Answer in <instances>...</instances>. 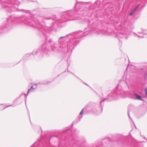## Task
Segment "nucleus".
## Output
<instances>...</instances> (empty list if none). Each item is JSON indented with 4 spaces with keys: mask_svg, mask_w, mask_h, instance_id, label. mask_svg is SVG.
Here are the masks:
<instances>
[{
    "mask_svg": "<svg viewBox=\"0 0 147 147\" xmlns=\"http://www.w3.org/2000/svg\"><path fill=\"white\" fill-rule=\"evenodd\" d=\"M128 115L129 117L130 118H131H131H130V116H129V111H128Z\"/></svg>",
    "mask_w": 147,
    "mask_h": 147,
    "instance_id": "nucleus-25",
    "label": "nucleus"
},
{
    "mask_svg": "<svg viewBox=\"0 0 147 147\" xmlns=\"http://www.w3.org/2000/svg\"><path fill=\"white\" fill-rule=\"evenodd\" d=\"M133 99L135 100H142L141 97L140 96L136 94H133Z\"/></svg>",
    "mask_w": 147,
    "mask_h": 147,
    "instance_id": "nucleus-14",
    "label": "nucleus"
},
{
    "mask_svg": "<svg viewBox=\"0 0 147 147\" xmlns=\"http://www.w3.org/2000/svg\"><path fill=\"white\" fill-rule=\"evenodd\" d=\"M140 6V4H138L137 6L129 14V15L132 16L135 14L136 10L138 9Z\"/></svg>",
    "mask_w": 147,
    "mask_h": 147,
    "instance_id": "nucleus-15",
    "label": "nucleus"
},
{
    "mask_svg": "<svg viewBox=\"0 0 147 147\" xmlns=\"http://www.w3.org/2000/svg\"><path fill=\"white\" fill-rule=\"evenodd\" d=\"M58 139L57 138H56V137H53V138H50V140H52L53 139Z\"/></svg>",
    "mask_w": 147,
    "mask_h": 147,
    "instance_id": "nucleus-21",
    "label": "nucleus"
},
{
    "mask_svg": "<svg viewBox=\"0 0 147 147\" xmlns=\"http://www.w3.org/2000/svg\"><path fill=\"white\" fill-rule=\"evenodd\" d=\"M100 32L101 34L104 35H110V33L109 32L107 31L103 30L100 31Z\"/></svg>",
    "mask_w": 147,
    "mask_h": 147,
    "instance_id": "nucleus-17",
    "label": "nucleus"
},
{
    "mask_svg": "<svg viewBox=\"0 0 147 147\" xmlns=\"http://www.w3.org/2000/svg\"><path fill=\"white\" fill-rule=\"evenodd\" d=\"M35 11V10H34V11H33V12H32V14H33L34 13V12Z\"/></svg>",
    "mask_w": 147,
    "mask_h": 147,
    "instance_id": "nucleus-27",
    "label": "nucleus"
},
{
    "mask_svg": "<svg viewBox=\"0 0 147 147\" xmlns=\"http://www.w3.org/2000/svg\"><path fill=\"white\" fill-rule=\"evenodd\" d=\"M76 76V77L78 78L79 79H80V78H78L77 76Z\"/></svg>",
    "mask_w": 147,
    "mask_h": 147,
    "instance_id": "nucleus-31",
    "label": "nucleus"
},
{
    "mask_svg": "<svg viewBox=\"0 0 147 147\" xmlns=\"http://www.w3.org/2000/svg\"><path fill=\"white\" fill-rule=\"evenodd\" d=\"M138 34H141V35H140L139 34H138L136 33H135L136 35H137L138 37L140 38H143L144 37H145L143 35H147V30H146L142 29V32H138Z\"/></svg>",
    "mask_w": 147,
    "mask_h": 147,
    "instance_id": "nucleus-10",
    "label": "nucleus"
},
{
    "mask_svg": "<svg viewBox=\"0 0 147 147\" xmlns=\"http://www.w3.org/2000/svg\"><path fill=\"white\" fill-rule=\"evenodd\" d=\"M100 5V4L99 1L97 0L95 2V3L93 4L92 6H91L90 7V9H94L95 8V7H97V6L98 7Z\"/></svg>",
    "mask_w": 147,
    "mask_h": 147,
    "instance_id": "nucleus-12",
    "label": "nucleus"
},
{
    "mask_svg": "<svg viewBox=\"0 0 147 147\" xmlns=\"http://www.w3.org/2000/svg\"><path fill=\"white\" fill-rule=\"evenodd\" d=\"M36 144V143H34V144H33V145H34V144Z\"/></svg>",
    "mask_w": 147,
    "mask_h": 147,
    "instance_id": "nucleus-34",
    "label": "nucleus"
},
{
    "mask_svg": "<svg viewBox=\"0 0 147 147\" xmlns=\"http://www.w3.org/2000/svg\"><path fill=\"white\" fill-rule=\"evenodd\" d=\"M0 3L2 8L9 12L18 11H23L28 13H30L29 11L18 9L17 7L19 3L17 0H0Z\"/></svg>",
    "mask_w": 147,
    "mask_h": 147,
    "instance_id": "nucleus-5",
    "label": "nucleus"
},
{
    "mask_svg": "<svg viewBox=\"0 0 147 147\" xmlns=\"http://www.w3.org/2000/svg\"><path fill=\"white\" fill-rule=\"evenodd\" d=\"M143 69H143V68H141V69H140V70H142V71L143 70Z\"/></svg>",
    "mask_w": 147,
    "mask_h": 147,
    "instance_id": "nucleus-29",
    "label": "nucleus"
},
{
    "mask_svg": "<svg viewBox=\"0 0 147 147\" xmlns=\"http://www.w3.org/2000/svg\"><path fill=\"white\" fill-rule=\"evenodd\" d=\"M129 67V65H128L127 66V68L126 69V70Z\"/></svg>",
    "mask_w": 147,
    "mask_h": 147,
    "instance_id": "nucleus-28",
    "label": "nucleus"
},
{
    "mask_svg": "<svg viewBox=\"0 0 147 147\" xmlns=\"http://www.w3.org/2000/svg\"><path fill=\"white\" fill-rule=\"evenodd\" d=\"M42 31V32H43V31Z\"/></svg>",
    "mask_w": 147,
    "mask_h": 147,
    "instance_id": "nucleus-35",
    "label": "nucleus"
},
{
    "mask_svg": "<svg viewBox=\"0 0 147 147\" xmlns=\"http://www.w3.org/2000/svg\"><path fill=\"white\" fill-rule=\"evenodd\" d=\"M81 80V81L82 82H83L84 83V84H86L87 86H88V85L85 82H83L82 81V80Z\"/></svg>",
    "mask_w": 147,
    "mask_h": 147,
    "instance_id": "nucleus-23",
    "label": "nucleus"
},
{
    "mask_svg": "<svg viewBox=\"0 0 147 147\" xmlns=\"http://www.w3.org/2000/svg\"><path fill=\"white\" fill-rule=\"evenodd\" d=\"M99 144H98V145H96V147H95L94 146L93 147H99V146L98 145Z\"/></svg>",
    "mask_w": 147,
    "mask_h": 147,
    "instance_id": "nucleus-24",
    "label": "nucleus"
},
{
    "mask_svg": "<svg viewBox=\"0 0 147 147\" xmlns=\"http://www.w3.org/2000/svg\"><path fill=\"white\" fill-rule=\"evenodd\" d=\"M72 147H81L80 144L78 143H74Z\"/></svg>",
    "mask_w": 147,
    "mask_h": 147,
    "instance_id": "nucleus-18",
    "label": "nucleus"
},
{
    "mask_svg": "<svg viewBox=\"0 0 147 147\" xmlns=\"http://www.w3.org/2000/svg\"><path fill=\"white\" fill-rule=\"evenodd\" d=\"M13 19V18L11 16H9L7 19V22L3 24L0 28V33L7 32L11 28V23L12 22Z\"/></svg>",
    "mask_w": 147,
    "mask_h": 147,
    "instance_id": "nucleus-7",
    "label": "nucleus"
},
{
    "mask_svg": "<svg viewBox=\"0 0 147 147\" xmlns=\"http://www.w3.org/2000/svg\"><path fill=\"white\" fill-rule=\"evenodd\" d=\"M97 23H91L88 22V27L84 30V33L82 31H79L68 35L65 36H61L58 40L59 44V47L56 43L53 42L50 44V48L53 51L55 52L68 51H72L74 47L79 42L78 38L83 35H86L88 33L90 34H94V31L89 30L92 27H95Z\"/></svg>",
    "mask_w": 147,
    "mask_h": 147,
    "instance_id": "nucleus-1",
    "label": "nucleus"
},
{
    "mask_svg": "<svg viewBox=\"0 0 147 147\" xmlns=\"http://www.w3.org/2000/svg\"><path fill=\"white\" fill-rule=\"evenodd\" d=\"M127 27L126 23H121V25L117 29L119 31V33L117 35L118 38H125V39H127V35L129 34V32ZM119 39L120 41L119 38Z\"/></svg>",
    "mask_w": 147,
    "mask_h": 147,
    "instance_id": "nucleus-6",
    "label": "nucleus"
},
{
    "mask_svg": "<svg viewBox=\"0 0 147 147\" xmlns=\"http://www.w3.org/2000/svg\"><path fill=\"white\" fill-rule=\"evenodd\" d=\"M34 91V90H33L32 88L31 87H30V88L28 89V93L27 94H26L24 93L23 94L25 96V102L26 103V97L27 96H28V94L31 92H33Z\"/></svg>",
    "mask_w": 147,
    "mask_h": 147,
    "instance_id": "nucleus-16",
    "label": "nucleus"
},
{
    "mask_svg": "<svg viewBox=\"0 0 147 147\" xmlns=\"http://www.w3.org/2000/svg\"><path fill=\"white\" fill-rule=\"evenodd\" d=\"M114 143V140L111 138H106L102 140V144L106 147H111Z\"/></svg>",
    "mask_w": 147,
    "mask_h": 147,
    "instance_id": "nucleus-9",
    "label": "nucleus"
},
{
    "mask_svg": "<svg viewBox=\"0 0 147 147\" xmlns=\"http://www.w3.org/2000/svg\"><path fill=\"white\" fill-rule=\"evenodd\" d=\"M12 106L11 105H7L6 107H5L4 109H5L7 107H10V106Z\"/></svg>",
    "mask_w": 147,
    "mask_h": 147,
    "instance_id": "nucleus-22",
    "label": "nucleus"
},
{
    "mask_svg": "<svg viewBox=\"0 0 147 147\" xmlns=\"http://www.w3.org/2000/svg\"><path fill=\"white\" fill-rule=\"evenodd\" d=\"M97 34H100V33H97Z\"/></svg>",
    "mask_w": 147,
    "mask_h": 147,
    "instance_id": "nucleus-33",
    "label": "nucleus"
},
{
    "mask_svg": "<svg viewBox=\"0 0 147 147\" xmlns=\"http://www.w3.org/2000/svg\"><path fill=\"white\" fill-rule=\"evenodd\" d=\"M50 50V48L48 46L47 43H45L37 51H34L32 53L33 55L37 54L38 55H40L44 53H47V51Z\"/></svg>",
    "mask_w": 147,
    "mask_h": 147,
    "instance_id": "nucleus-8",
    "label": "nucleus"
},
{
    "mask_svg": "<svg viewBox=\"0 0 147 147\" xmlns=\"http://www.w3.org/2000/svg\"><path fill=\"white\" fill-rule=\"evenodd\" d=\"M144 78L145 80L147 79V74L146 73L144 75Z\"/></svg>",
    "mask_w": 147,
    "mask_h": 147,
    "instance_id": "nucleus-19",
    "label": "nucleus"
},
{
    "mask_svg": "<svg viewBox=\"0 0 147 147\" xmlns=\"http://www.w3.org/2000/svg\"><path fill=\"white\" fill-rule=\"evenodd\" d=\"M86 4V3L84 2H78L76 1V5L75 6L74 9L77 11L76 12L74 10H69L63 12L62 16L63 19H65L63 21H67L69 20H77L80 19L79 17H76V13L78 14H84V11L82 9L83 5Z\"/></svg>",
    "mask_w": 147,
    "mask_h": 147,
    "instance_id": "nucleus-2",
    "label": "nucleus"
},
{
    "mask_svg": "<svg viewBox=\"0 0 147 147\" xmlns=\"http://www.w3.org/2000/svg\"><path fill=\"white\" fill-rule=\"evenodd\" d=\"M49 83L47 81H45L43 82L42 83H38L35 84L34 85H32L31 86V87L32 88V89L34 90L36 88L37 86V84H48Z\"/></svg>",
    "mask_w": 147,
    "mask_h": 147,
    "instance_id": "nucleus-13",
    "label": "nucleus"
},
{
    "mask_svg": "<svg viewBox=\"0 0 147 147\" xmlns=\"http://www.w3.org/2000/svg\"><path fill=\"white\" fill-rule=\"evenodd\" d=\"M121 82L119 83L117 86L115 91L112 92L109 95L108 98L102 100L100 102V106L102 112V110L103 105H102V102L105 100H107L111 101L113 99L117 100L120 98H124L125 96V92L123 90L124 89L125 84Z\"/></svg>",
    "mask_w": 147,
    "mask_h": 147,
    "instance_id": "nucleus-3",
    "label": "nucleus"
},
{
    "mask_svg": "<svg viewBox=\"0 0 147 147\" xmlns=\"http://www.w3.org/2000/svg\"><path fill=\"white\" fill-rule=\"evenodd\" d=\"M52 41V40L51 39H49L48 40V42L49 43H51Z\"/></svg>",
    "mask_w": 147,
    "mask_h": 147,
    "instance_id": "nucleus-20",
    "label": "nucleus"
},
{
    "mask_svg": "<svg viewBox=\"0 0 147 147\" xmlns=\"http://www.w3.org/2000/svg\"><path fill=\"white\" fill-rule=\"evenodd\" d=\"M71 73V74H73V75H74V74L73 73Z\"/></svg>",
    "mask_w": 147,
    "mask_h": 147,
    "instance_id": "nucleus-32",
    "label": "nucleus"
},
{
    "mask_svg": "<svg viewBox=\"0 0 147 147\" xmlns=\"http://www.w3.org/2000/svg\"><path fill=\"white\" fill-rule=\"evenodd\" d=\"M106 0H103V2L104 3L106 1Z\"/></svg>",
    "mask_w": 147,
    "mask_h": 147,
    "instance_id": "nucleus-30",
    "label": "nucleus"
},
{
    "mask_svg": "<svg viewBox=\"0 0 147 147\" xmlns=\"http://www.w3.org/2000/svg\"><path fill=\"white\" fill-rule=\"evenodd\" d=\"M89 107V105L88 104L86 105L82 109L79 115L78 118L80 120L82 117V115L84 113V110H86L88 109V107Z\"/></svg>",
    "mask_w": 147,
    "mask_h": 147,
    "instance_id": "nucleus-11",
    "label": "nucleus"
},
{
    "mask_svg": "<svg viewBox=\"0 0 147 147\" xmlns=\"http://www.w3.org/2000/svg\"><path fill=\"white\" fill-rule=\"evenodd\" d=\"M25 20L24 23L29 26L38 28H43V30H45L46 32L49 33L53 30L52 27H44V23L42 21V23L38 22L39 21H42L43 18L40 17H38L37 19L32 16L30 19L26 17L24 18Z\"/></svg>",
    "mask_w": 147,
    "mask_h": 147,
    "instance_id": "nucleus-4",
    "label": "nucleus"
},
{
    "mask_svg": "<svg viewBox=\"0 0 147 147\" xmlns=\"http://www.w3.org/2000/svg\"><path fill=\"white\" fill-rule=\"evenodd\" d=\"M109 2H107V3H106V5H108V4H109Z\"/></svg>",
    "mask_w": 147,
    "mask_h": 147,
    "instance_id": "nucleus-26",
    "label": "nucleus"
}]
</instances>
